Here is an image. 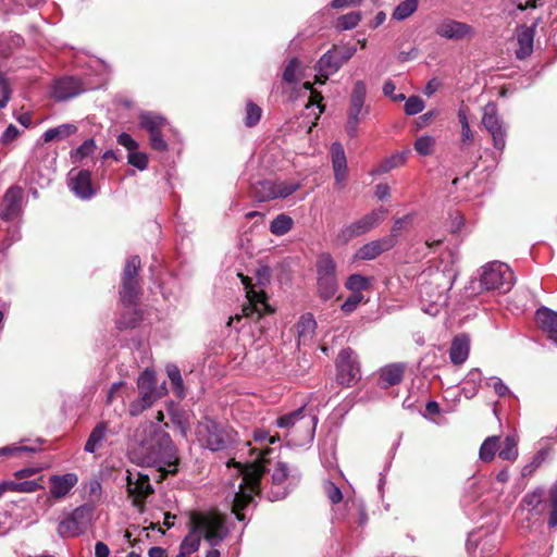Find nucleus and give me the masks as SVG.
Wrapping results in <instances>:
<instances>
[{
    "label": "nucleus",
    "mask_w": 557,
    "mask_h": 557,
    "mask_svg": "<svg viewBox=\"0 0 557 557\" xmlns=\"http://www.w3.org/2000/svg\"><path fill=\"white\" fill-rule=\"evenodd\" d=\"M149 438L140 440V445L133 453L136 462L144 467H153L159 471L175 473L178 457L176 447L169 433L150 423L143 428Z\"/></svg>",
    "instance_id": "obj_1"
},
{
    "label": "nucleus",
    "mask_w": 557,
    "mask_h": 557,
    "mask_svg": "<svg viewBox=\"0 0 557 557\" xmlns=\"http://www.w3.org/2000/svg\"><path fill=\"white\" fill-rule=\"evenodd\" d=\"M271 451L272 449L269 447L260 449L258 458L253 463L238 469V490L236 491L235 483L232 484V510L239 521L245 519V516L240 511L252 503L255 495L260 493V482L265 472V457Z\"/></svg>",
    "instance_id": "obj_2"
},
{
    "label": "nucleus",
    "mask_w": 557,
    "mask_h": 557,
    "mask_svg": "<svg viewBox=\"0 0 557 557\" xmlns=\"http://www.w3.org/2000/svg\"><path fill=\"white\" fill-rule=\"evenodd\" d=\"M190 522L193 525L191 532L180 546L181 550L187 555L198 550L201 535L212 547H215L228 533L224 519L214 512H196L191 516Z\"/></svg>",
    "instance_id": "obj_3"
},
{
    "label": "nucleus",
    "mask_w": 557,
    "mask_h": 557,
    "mask_svg": "<svg viewBox=\"0 0 557 557\" xmlns=\"http://www.w3.org/2000/svg\"><path fill=\"white\" fill-rule=\"evenodd\" d=\"M200 447L210 451H222L237 442V432L230 425L211 418L200 420L195 429Z\"/></svg>",
    "instance_id": "obj_4"
},
{
    "label": "nucleus",
    "mask_w": 557,
    "mask_h": 557,
    "mask_svg": "<svg viewBox=\"0 0 557 557\" xmlns=\"http://www.w3.org/2000/svg\"><path fill=\"white\" fill-rule=\"evenodd\" d=\"M318 420L315 416L306 414V407L302 406L292 412L285 413L275 420V425L286 429L287 435L293 440H312Z\"/></svg>",
    "instance_id": "obj_5"
},
{
    "label": "nucleus",
    "mask_w": 557,
    "mask_h": 557,
    "mask_svg": "<svg viewBox=\"0 0 557 557\" xmlns=\"http://www.w3.org/2000/svg\"><path fill=\"white\" fill-rule=\"evenodd\" d=\"M367 86L363 81H357L354 85L349 97V104L347 109V121L345 131L350 138L358 134V128L363 119H366L371 107L366 104Z\"/></svg>",
    "instance_id": "obj_6"
},
{
    "label": "nucleus",
    "mask_w": 557,
    "mask_h": 557,
    "mask_svg": "<svg viewBox=\"0 0 557 557\" xmlns=\"http://www.w3.org/2000/svg\"><path fill=\"white\" fill-rule=\"evenodd\" d=\"M315 267L318 294L323 300H329L338 288L336 263L330 253L323 252L318 257Z\"/></svg>",
    "instance_id": "obj_7"
},
{
    "label": "nucleus",
    "mask_w": 557,
    "mask_h": 557,
    "mask_svg": "<svg viewBox=\"0 0 557 557\" xmlns=\"http://www.w3.org/2000/svg\"><path fill=\"white\" fill-rule=\"evenodd\" d=\"M140 269V258L138 256H132L126 260L123 276L122 287L120 289V297L122 304L133 310L135 308L140 287L138 283V271Z\"/></svg>",
    "instance_id": "obj_8"
},
{
    "label": "nucleus",
    "mask_w": 557,
    "mask_h": 557,
    "mask_svg": "<svg viewBox=\"0 0 557 557\" xmlns=\"http://www.w3.org/2000/svg\"><path fill=\"white\" fill-rule=\"evenodd\" d=\"M94 506L84 504L75 508L66 518L60 521L57 532L65 537H76L83 534L91 523Z\"/></svg>",
    "instance_id": "obj_9"
},
{
    "label": "nucleus",
    "mask_w": 557,
    "mask_h": 557,
    "mask_svg": "<svg viewBox=\"0 0 557 557\" xmlns=\"http://www.w3.org/2000/svg\"><path fill=\"white\" fill-rule=\"evenodd\" d=\"M299 188L300 184L296 182L264 180L253 186V194L258 201L265 202L287 198Z\"/></svg>",
    "instance_id": "obj_10"
},
{
    "label": "nucleus",
    "mask_w": 557,
    "mask_h": 557,
    "mask_svg": "<svg viewBox=\"0 0 557 557\" xmlns=\"http://www.w3.org/2000/svg\"><path fill=\"white\" fill-rule=\"evenodd\" d=\"M385 213L386 210L383 208L371 211L359 220L343 227L338 233V239L342 243H348L352 238L370 232L372 228L381 224Z\"/></svg>",
    "instance_id": "obj_11"
},
{
    "label": "nucleus",
    "mask_w": 557,
    "mask_h": 557,
    "mask_svg": "<svg viewBox=\"0 0 557 557\" xmlns=\"http://www.w3.org/2000/svg\"><path fill=\"white\" fill-rule=\"evenodd\" d=\"M337 382L341 385L349 386L360 376V368L357 357L351 348L341 350L337 362Z\"/></svg>",
    "instance_id": "obj_12"
},
{
    "label": "nucleus",
    "mask_w": 557,
    "mask_h": 557,
    "mask_svg": "<svg viewBox=\"0 0 557 557\" xmlns=\"http://www.w3.org/2000/svg\"><path fill=\"white\" fill-rule=\"evenodd\" d=\"M92 88L94 86L84 83L77 77L63 76L54 81L51 96L57 101H66Z\"/></svg>",
    "instance_id": "obj_13"
},
{
    "label": "nucleus",
    "mask_w": 557,
    "mask_h": 557,
    "mask_svg": "<svg viewBox=\"0 0 557 557\" xmlns=\"http://www.w3.org/2000/svg\"><path fill=\"white\" fill-rule=\"evenodd\" d=\"M127 492L133 498V504L141 507L146 498L153 493L148 474L127 471Z\"/></svg>",
    "instance_id": "obj_14"
},
{
    "label": "nucleus",
    "mask_w": 557,
    "mask_h": 557,
    "mask_svg": "<svg viewBox=\"0 0 557 557\" xmlns=\"http://www.w3.org/2000/svg\"><path fill=\"white\" fill-rule=\"evenodd\" d=\"M513 284V273L506 263L499 261L490 263V290L495 289L499 293H507L512 288Z\"/></svg>",
    "instance_id": "obj_15"
},
{
    "label": "nucleus",
    "mask_w": 557,
    "mask_h": 557,
    "mask_svg": "<svg viewBox=\"0 0 557 557\" xmlns=\"http://www.w3.org/2000/svg\"><path fill=\"white\" fill-rule=\"evenodd\" d=\"M480 490L476 486V482L473 481L461 498V504L466 508L467 515L473 520L484 517L487 511L485 500H480L482 497V494L479 492Z\"/></svg>",
    "instance_id": "obj_16"
},
{
    "label": "nucleus",
    "mask_w": 557,
    "mask_h": 557,
    "mask_svg": "<svg viewBox=\"0 0 557 557\" xmlns=\"http://www.w3.org/2000/svg\"><path fill=\"white\" fill-rule=\"evenodd\" d=\"M243 315L246 318L259 320L264 313L272 312L264 292L249 290L247 293V304L243 306Z\"/></svg>",
    "instance_id": "obj_17"
},
{
    "label": "nucleus",
    "mask_w": 557,
    "mask_h": 557,
    "mask_svg": "<svg viewBox=\"0 0 557 557\" xmlns=\"http://www.w3.org/2000/svg\"><path fill=\"white\" fill-rule=\"evenodd\" d=\"M69 187L76 197L88 200L96 195L91 184V173L88 170H81L75 175L70 173Z\"/></svg>",
    "instance_id": "obj_18"
},
{
    "label": "nucleus",
    "mask_w": 557,
    "mask_h": 557,
    "mask_svg": "<svg viewBox=\"0 0 557 557\" xmlns=\"http://www.w3.org/2000/svg\"><path fill=\"white\" fill-rule=\"evenodd\" d=\"M517 438L515 435H507L504 446L500 447V436H490V460L498 455L504 460H515L518 457Z\"/></svg>",
    "instance_id": "obj_19"
},
{
    "label": "nucleus",
    "mask_w": 557,
    "mask_h": 557,
    "mask_svg": "<svg viewBox=\"0 0 557 557\" xmlns=\"http://www.w3.org/2000/svg\"><path fill=\"white\" fill-rule=\"evenodd\" d=\"M332 166L334 171L335 187L342 189L347 176V159L341 143H333L331 147Z\"/></svg>",
    "instance_id": "obj_20"
},
{
    "label": "nucleus",
    "mask_w": 557,
    "mask_h": 557,
    "mask_svg": "<svg viewBox=\"0 0 557 557\" xmlns=\"http://www.w3.org/2000/svg\"><path fill=\"white\" fill-rule=\"evenodd\" d=\"M288 467L285 462H277L272 475H271V490L268 493V498L271 502L280 500L285 498L289 491L283 486L284 482L288 479Z\"/></svg>",
    "instance_id": "obj_21"
},
{
    "label": "nucleus",
    "mask_w": 557,
    "mask_h": 557,
    "mask_svg": "<svg viewBox=\"0 0 557 557\" xmlns=\"http://www.w3.org/2000/svg\"><path fill=\"white\" fill-rule=\"evenodd\" d=\"M23 189L20 186H11L3 197V209L0 216L4 221L15 219L21 211Z\"/></svg>",
    "instance_id": "obj_22"
},
{
    "label": "nucleus",
    "mask_w": 557,
    "mask_h": 557,
    "mask_svg": "<svg viewBox=\"0 0 557 557\" xmlns=\"http://www.w3.org/2000/svg\"><path fill=\"white\" fill-rule=\"evenodd\" d=\"M397 239L394 236H385L377 240H372L363 245L357 252V257L361 260H373L381 253L395 247Z\"/></svg>",
    "instance_id": "obj_23"
},
{
    "label": "nucleus",
    "mask_w": 557,
    "mask_h": 557,
    "mask_svg": "<svg viewBox=\"0 0 557 557\" xmlns=\"http://www.w3.org/2000/svg\"><path fill=\"white\" fill-rule=\"evenodd\" d=\"M343 64L344 62L337 57L336 52L329 50L317 63V82L324 84L329 76L336 73Z\"/></svg>",
    "instance_id": "obj_24"
},
{
    "label": "nucleus",
    "mask_w": 557,
    "mask_h": 557,
    "mask_svg": "<svg viewBox=\"0 0 557 557\" xmlns=\"http://www.w3.org/2000/svg\"><path fill=\"white\" fill-rule=\"evenodd\" d=\"M77 474L70 472L63 475H52L50 478V495L53 498H63L77 484Z\"/></svg>",
    "instance_id": "obj_25"
},
{
    "label": "nucleus",
    "mask_w": 557,
    "mask_h": 557,
    "mask_svg": "<svg viewBox=\"0 0 557 557\" xmlns=\"http://www.w3.org/2000/svg\"><path fill=\"white\" fill-rule=\"evenodd\" d=\"M470 352V338L467 334L456 335L450 344L449 360L455 366L466 362Z\"/></svg>",
    "instance_id": "obj_26"
},
{
    "label": "nucleus",
    "mask_w": 557,
    "mask_h": 557,
    "mask_svg": "<svg viewBox=\"0 0 557 557\" xmlns=\"http://www.w3.org/2000/svg\"><path fill=\"white\" fill-rule=\"evenodd\" d=\"M536 323L548 335V338L557 345V312L542 307L535 313Z\"/></svg>",
    "instance_id": "obj_27"
},
{
    "label": "nucleus",
    "mask_w": 557,
    "mask_h": 557,
    "mask_svg": "<svg viewBox=\"0 0 557 557\" xmlns=\"http://www.w3.org/2000/svg\"><path fill=\"white\" fill-rule=\"evenodd\" d=\"M138 122L139 126L145 129L149 136L162 132L168 126L165 117L150 111L141 112Z\"/></svg>",
    "instance_id": "obj_28"
},
{
    "label": "nucleus",
    "mask_w": 557,
    "mask_h": 557,
    "mask_svg": "<svg viewBox=\"0 0 557 557\" xmlns=\"http://www.w3.org/2000/svg\"><path fill=\"white\" fill-rule=\"evenodd\" d=\"M487 531L483 528L471 531L467 539V550L470 557H485Z\"/></svg>",
    "instance_id": "obj_29"
},
{
    "label": "nucleus",
    "mask_w": 557,
    "mask_h": 557,
    "mask_svg": "<svg viewBox=\"0 0 557 557\" xmlns=\"http://www.w3.org/2000/svg\"><path fill=\"white\" fill-rule=\"evenodd\" d=\"M109 430V423L106 421H101L96 424V426L91 430L85 446L84 450L88 454H95L103 444L107 438V433Z\"/></svg>",
    "instance_id": "obj_30"
},
{
    "label": "nucleus",
    "mask_w": 557,
    "mask_h": 557,
    "mask_svg": "<svg viewBox=\"0 0 557 557\" xmlns=\"http://www.w3.org/2000/svg\"><path fill=\"white\" fill-rule=\"evenodd\" d=\"M404 366L399 363L388 364L380 371V386L388 388L401 382L404 376Z\"/></svg>",
    "instance_id": "obj_31"
},
{
    "label": "nucleus",
    "mask_w": 557,
    "mask_h": 557,
    "mask_svg": "<svg viewBox=\"0 0 557 557\" xmlns=\"http://www.w3.org/2000/svg\"><path fill=\"white\" fill-rule=\"evenodd\" d=\"M408 154L409 150L395 152L391 157L380 162L377 166L372 171V174H385L392 171L393 169L404 165L407 161Z\"/></svg>",
    "instance_id": "obj_32"
},
{
    "label": "nucleus",
    "mask_w": 557,
    "mask_h": 557,
    "mask_svg": "<svg viewBox=\"0 0 557 557\" xmlns=\"http://www.w3.org/2000/svg\"><path fill=\"white\" fill-rule=\"evenodd\" d=\"M431 288V285H422L420 289V295L423 300L430 301V305L425 307L423 310L425 313H429L431 315H437L440 312V308L445 305L446 302V296L442 293H437L436 295L432 296L429 294V289Z\"/></svg>",
    "instance_id": "obj_33"
},
{
    "label": "nucleus",
    "mask_w": 557,
    "mask_h": 557,
    "mask_svg": "<svg viewBox=\"0 0 557 557\" xmlns=\"http://www.w3.org/2000/svg\"><path fill=\"white\" fill-rule=\"evenodd\" d=\"M302 71L298 58H292L283 70L282 82L290 86L297 85L302 76Z\"/></svg>",
    "instance_id": "obj_34"
},
{
    "label": "nucleus",
    "mask_w": 557,
    "mask_h": 557,
    "mask_svg": "<svg viewBox=\"0 0 557 557\" xmlns=\"http://www.w3.org/2000/svg\"><path fill=\"white\" fill-rule=\"evenodd\" d=\"M77 132V126L72 123H65L61 124L57 127H52L47 129L42 139L45 143L53 141V140H63L71 135L75 134Z\"/></svg>",
    "instance_id": "obj_35"
},
{
    "label": "nucleus",
    "mask_w": 557,
    "mask_h": 557,
    "mask_svg": "<svg viewBox=\"0 0 557 557\" xmlns=\"http://www.w3.org/2000/svg\"><path fill=\"white\" fill-rule=\"evenodd\" d=\"M159 397H161V394H149L148 392L140 393L139 398L129 404V414L132 417L139 416L150 408Z\"/></svg>",
    "instance_id": "obj_36"
},
{
    "label": "nucleus",
    "mask_w": 557,
    "mask_h": 557,
    "mask_svg": "<svg viewBox=\"0 0 557 557\" xmlns=\"http://www.w3.org/2000/svg\"><path fill=\"white\" fill-rule=\"evenodd\" d=\"M480 383L481 372L478 369L471 370L462 383V395L468 399L473 398L479 392Z\"/></svg>",
    "instance_id": "obj_37"
},
{
    "label": "nucleus",
    "mask_w": 557,
    "mask_h": 557,
    "mask_svg": "<svg viewBox=\"0 0 557 557\" xmlns=\"http://www.w3.org/2000/svg\"><path fill=\"white\" fill-rule=\"evenodd\" d=\"M470 27L461 22L444 20L437 27V35H469Z\"/></svg>",
    "instance_id": "obj_38"
},
{
    "label": "nucleus",
    "mask_w": 557,
    "mask_h": 557,
    "mask_svg": "<svg viewBox=\"0 0 557 557\" xmlns=\"http://www.w3.org/2000/svg\"><path fill=\"white\" fill-rule=\"evenodd\" d=\"M293 227V219L284 213L278 214L270 224V232L276 236H283Z\"/></svg>",
    "instance_id": "obj_39"
},
{
    "label": "nucleus",
    "mask_w": 557,
    "mask_h": 557,
    "mask_svg": "<svg viewBox=\"0 0 557 557\" xmlns=\"http://www.w3.org/2000/svg\"><path fill=\"white\" fill-rule=\"evenodd\" d=\"M137 386L140 393L148 392L149 394H160L156 389V375L152 370L146 369L137 381Z\"/></svg>",
    "instance_id": "obj_40"
},
{
    "label": "nucleus",
    "mask_w": 557,
    "mask_h": 557,
    "mask_svg": "<svg viewBox=\"0 0 557 557\" xmlns=\"http://www.w3.org/2000/svg\"><path fill=\"white\" fill-rule=\"evenodd\" d=\"M418 0H404L401 1L393 12V18L403 21L409 17L418 9Z\"/></svg>",
    "instance_id": "obj_41"
},
{
    "label": "nucleus",
    "mask_w": 557,
    "mask_h": 557,
    "mask_svg": "<svg viewBox=\"0 0 557 557\" xmlns=\"http://www.w3.org/2000/svg\"><path fill=\"white\" fill-rule=\"evenodd\" d=\"M490 132L492 133L494 146L497 150L502 151L505 147L506 132L503 126L498 123L497 119H494L490 114Z\"/></svg>",
    "instance_id": "obj_42"
},
{
    "label": "nucleus",
    "mask_w": 557,
    "mask_h": 557,
    "mask_svg": "<svg viewBox=\"0 0 557 557\" xmlns=\"http://www.w3.org/2000/svg\"><path fill=\"white\" fill-rule=\"evenodd\" d=\"M370 285L368 277L361 274H351L346 281V288L352 293H360L367 289Z\"/></svg>",
    "instance_id": "obj_43"
},
{
    "label": "nucleus",
    "mask_w": 557,
    "mask_h": 557,
    "mask_svg": "<svg viewBox=\"0 0 557 557\" xmlns=\"http://www.w3.org/2000/svg\"><path fill=\"white\" fill-rule=\"evenodd\" d=\"M515 37H512V42L518 48L516 49V55L518 59H525L533 51V37H517V41H515Z\"/></svg>",
    "instance_id": "obj_44"
},
{
    "label": "nucleus",
    "mask_w": 557,
    "mask_h": 557,
    "mask_svg": "<svg viewBox=\"0 0 557 557\" xmlns=\"http://www.w3.org/2000/svg\"><path fill=\"white\" fill-rule=\"evenodd\" d=\"M0 55L3 58H7L9 55V52H7L5 50H1ZM0 90L2 94V97L0 98V109H3L7 107L8 102L11 99L12 90H11V87H10L4 74L1 71H0Z\"/></svg>",
    "instance_id": "obj_45"
},
{
    "label": "nucleus",
    "mask_w": 557,
    "mask_h": 557,
    "mask_svg": "<svg viewBox=\"0 0 557 557\" xmlns=\"http://www.w3.org/2000/svg\"><path fill=\"white\" fill-rule=\"evenodd\" d=\"M359 21H360V15L358 13L350 12L348 14H345V15H342L341 17H338L335 26H336V29L339 32L350 30L358 25Z\"/></svg>",
    "instance_id": "obj_46"
},
{
    "label": "nucleus",
    "mask_w": 557,
    "mask_h": 557,
    "mask_svg": "<svg viewBox=\"0 0 557 557\" xmlns=\"http://www.w3.org/2000/svg\"><path fill=\"white\" fill-rule=\"evenodd\" d=\"M262 110L259 106L249 101L246 104V116H245V125L247 127H252L257 125L261 119Z\"/></svg>",
    "instance_id": "obj_47"
},
{
    "label": "nucleus",
    "mask_w": 557,
    "mask_h": 557,
    "mask_svg": "<svg viewBox=\"0 0 557 557\" xmlns=\"http://www.w3.org/2000/svg\"><path fill=\"white\" fill-rule=\"evenodd\" d=\"M435 140L432 136H421L414 141V149L420 156H430L433 152Z\"/></svg>",
    "instance_id": "obj_48"
},
{
    "label": "nucleus",
    "mask_w": 557,
    "mask_h": 557,
    "mask_svg": "<svg viewBox=\"0 0 557 557\" xmlns=\"http://www.w3.org/2000/svg\"><path fill=\"white\" fill-rule=\"evenodd\" d=\"M40 450V446L13 445L0 448V456H17L22 453H36Z\"/></svg>",
    "instance_id": "obj_49"
},
{
    "label": "nucleus",
    "mask_w": 557,
    "mask_h": 557,
    "mask_svg": "<svg viewBox=\"0 0 557 557\" xmlns=\"http://www.w3.org/2000/svg\"><path fill=\"white\" fill-rule=\"evenodd\" d=\"M323 490L326 497L333 505L339 504L343 499V493L341 488L330 480L323 482Z\"/></svg>",
    "instance_id": "obj_50"
},
{
    "label": "nucleus",
    "mask_w": 557,
    "mask_h": 557,
    "mask_svg": "<svg viewBox=\"0 0 557 557\" xmlns=\"http://www.w3.org/2000/svg\"><path fill=\"white\" fill-rule=\"evenodd\" d=\"M8 482H9L10 491L18 492V493H34L40 488V484L37 483L36 481H23V482L8 481Z\"/></svg>",
    "instance_id": "obj_51"
},
{
    "label": "nucleus",
    "mask_w": 557,
    "mask_h": 557,
    "mask_svg": "<svg viewBox=\"0 0 557 557\" xmlns=\"http://www.w3.org/2000/svg\"><path fill=\"white\" fill-rule=\"evenodd\" d=\"M317 323L311 314L302 315L298 323V334L300 337L310 335L314 332Z\"/></svg>",
    "instance_id": "obj_52"
},
{
    "label": "nucleus",
    "mask_w": 557,
    "mask_h": 557,
    "mask_svg": "<svg viewBox=\"0 0 557 557\" xmlns=\"http://www.w3.org/2000/svg\"><path fill=\"white\" fill-rule=\"evenodd\" d=\"M424 109V101L418 96H411L406 100L405 112L408 115H416Z\"/></svg>",
    "instance_id": "obj_53"
},
{
    "label": "nucleus",
    "mask_w": 557,
    "mask_h": 557,
    "mask_svg": "<svg viewBox=\"0 0 557 557\" xmlns=\"http://www.w3.org/2000/svg\"><path fill=\"white\" fill-rule=\"evenodd\" d=\"M127 161L134 168L144 171L148 166V157L144 152L132 151L128 152Z\"/></svg>",
    "instance_id": "obj_54"
},
{
    "label": "nucleus",
    "mask_w": 557,
    "mask_h": 557,
    "mask_svg": "<svg viewBox=\"0 0 557 557\" xmlns=\"http://www.w3.org/2000/svg\"><path fill=\"white\" fill-rule=\"evenodd\" d=\"M96 144L94 139L85 140L73 153L72 157L75 160H82L86 157H89L95 151Z\"/></svg>",
    "instance_id": "obj_55"
},
{
    "label": "nucleus",
    "mask_w": 557,
    "mask_h": 557,
    "mask_svg": "<svg viewBox=\"0 0 557 557\" xmlns=\"http://www.w3.org/2000/svg\"><path fill=\"white\" fill-rule=\"evenodd\" d=\"M543 503V491H534L529 493L523 498V505L528 507L529 510H535Z\"/></svg>",
    "instance_id": "obj_56"
},
{
    "label": "nucleus",
    "mask_w": 557,
    "mask_h": 557,
    "mask_svg": "<svg viewBox=\"0 0 557 557\" xmlns=\"http://www.w3.org/2000/svg\"><path fill=\"white\" fill-rule=\"evenodd\" d=\"M363 295L360 293H352L342 305V310L345 313H351L357 306L362 301Z\"/></svg>",
    "instance_id": "obj_57"
},
{
    "label": "nucleus",
    "mask_w": 557,
    "mask_h": 557,
    "mask_svg": "<svg viewBox=\"0 0 557 557\" xmlns=\"http://www.w3.org/2000/svg\"><path fill=\"white\" fill-rule=\"evenodd\" d=\"M253 440L260 444H274L280 441V437L270 435V433L264 429H257L253 431Z\"/></svg>",
    "instance_id": "obj_58"
},
{
    "label": "nucleus",
    "mask_w": 557,
    "mask_h": 557,
    "mask_svg": "<svg viewBox=\"0 0 557 557\" xmlns=\"http://www.w3.org/2000/svg\"><path fill=\"white\" fill-rule=\"evenodd\" d=\"M331 52H336L337 57L345 63L348 61L356 52L355 46H334Z\"/></svg>",
    "instance_id": "obj_59"
},
{
    "label": "nucleus",
    "mask_w": 557,
    "mask_h": 557,
    "mask_svg": "<svg viewBox=\"0 0 557 557\" xmlns=\"http://www.w3.org/2000/svg\"><path fill=\"white\" fill-rule=\"evenodd\" d=\"M463 225V215L459 211L449 213V232L456 234Z\"/></svg>",
    "instance_id": "obj_60"
},
{
    "label": "nucleus",
    "mask_w": 557,
    "mask_h": 557,
    "mask_svg": "<svg viewBox=\"0 0 557 557\" xmlns=\"http://www.w3.org/2000/svg\"><path fill=\"white\" fill-rule=\"evenodd\" d=\"M150 147L153 150L157 151H166L168 150V144L163 138L162 132H158L157 134H153L149 136Z\"/></svg>",
    "instance_id": "obj_61"
},
{
    "label": "nucleus",
    "mask_w": 557,
    "mask_h": 557,
    "mask_svg": "<svg viewBox=\"0 0 557 557\" xmlns=\"http://www.w3.org/2000/svg\"><path fill=\"white\" fill-rule=\"evenodd\" d=\"M18 135L20 129L15 125L10 124L2 133L0 140L3 145H9L15 140Z\"/></svg>",
    "instance_id": "obj_62"
},
{
    "label": "nucleus",
    "mask_w": 557,
    "mask_h": 557,
    "mask_svg": "<svg viewBox=\"0 0 557 557\" xmlns=\"http://www.w3.org/2000/svg\"><path fill=\"white\" fill-rule=\"evenodd\" d=\"M550 504L553 510L549 517V524L557 527V483L550 490Z\"/></svg>",
    "instance_id": "obj_63"
},
{
    "label": "nucleus",
    "mask_w": 557,
    "mask_h": 557,
    "mask_svg": "<svg viewBox=\"0 0 557 557\" xmlns=\"http://www.w3.org/2000/svg\"><path fill=\"white\" fill-rule=\"evenodd\" d=\"M117 143L125 147L129 152L136 150L138 148V144L133 137L127 133H122L117 136Z\"/></svg>",
    "instance_id": "obj_64"
}]
</instances>
